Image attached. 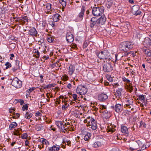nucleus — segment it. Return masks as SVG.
Segmentation results:
<instances>
[{
	"label": "nucleus",
	"instance_id": "31",
	"mask_svg": "<svg viewBox=\"0 0 151 151\" xmlns=\"http://www.w3.org/2000/svg\"><path fill=\"white\" fill-rule=\"evenodd\" d=\"M17 125V123L15 122H12L10 124L9 129L11 130H12L13 129L15 128Z\"/></svg>",
	"mask_w": 151,
	"mask_h": 151
},
{
	"label": "nucleus",
	"instance_id": "5",
	"mask_svg": "<svg viewBox=\"0 0 151 151\" xmlns=\"http://www.w3.org/2000/svg\"><path fill=\"white\" fill-rule=\"evenodd\" d=\"M76 91L77 93L82 95L85 94L87 93V91L84 86H82L80 85L78 86Z\"/></svg>",
	"mask_w": 151,
	"mask_h": 151
},
{
	"label": "nucleus",
	"instance_id": "48",
	"mask_svg": "<svg viewBox=\"0 0 151 151\" xmlns=\"http://www.w3.org/2000/svg\"><path fill=\"white\" fill-rule=\"evenodd\" d=\"M28 109V106L27 104H26L23 106L22 107V110L23 111H24L25 110H27Z\"/></svg>",
	"mask_w": 151,
	"mask_h": 151
},
{
	"label": "nucleus",
	"instance_id": "28",
	"mask_svg": "<svg viewBox=\"0 0 151 151\" xmlns=\"http://www.w3.org/2000/svg\"><path fill=\"white\" fill-rule=\"evenodd\" d=\"M54 37L50 35H48L47 37V40L49 43H53L54 41Z\"/></svg>",
	"mask_w": 151,
	"mask_h": 151
},
{
	"label": "nucleus",
	"instance_id": "36",
	"mask_svg": "<svg viewBox=\"0 0 151 151\" xmlns=\"http://www.w3.org/2000/svg\"><path fill=\"white\" fill-rule=\"evenodd\" d=\"M22 21H23V22L24 24H25L26 22L27 23L26 24H27L28 23V19L27 17V16H24L23 17H22Z\"/></svg>",
	"mask_w": 151,
	"mask_h": 151
},
{
	"label": "nucleus",
	"instance_id": "44",
	"mask_svg": "<svg viewBox=\"0 0 151 151\" xmlns=\"http://www.w3.org/2000/svg\"><path fill=\"white\" fill-rule=\"evenodd\" d=\"M49 24L52 26V27L53 28L55 26V22H54L53 20H50L48 21Z\"/></svg>",
	"mask_w": 151,
	"mask_h": 151
},
{
	"label": "nucleus",
	"instance_id": "39",
	"mask_svg": "<svg viewBox=\"0 0 151 151\" xmlns=\"http://www.w3.org/2000/svg\"><path fill=\"white\" fill-rule=\"evenodd\" d=\"M64 129L63 130H61L63 132L65 133V132H68L69 130V129L68 128V127H67L66 123H65L64 125Z\"/></svg>",
	"mask_w": 151,
	"mask_h": 151
},
{
	"label": "nucleus",
	"instance_id": "43",
	"mask_svg": "<svg viewBox=\"0 0 151 151\" xmlns=\"http://www.w3.org/2000/svg\"><path fill=\"white\" fill-rule=\"evenodd\" d=\"M5 65L6 66V69H8V68H10L12 67V66L11 64L8 62H6L5 63Z\"/></svg>",
	"mask_w": 151,
	"mask_h": 151
},
{
	"label": "nucleus",
	"instance_id": "11",
	"mask_svg": "<svg viewBox=\"0 0 151 151\" xmlns=\"http://www.w3.org/2000/svg\"><path fill=\"white\" fill-rule=\"evenodd\" d=\"M52 5L50 3H47L46 5V7L47 9V14H51L55 10L54 9L51 7Z\"/></svg>",
	"mask_w": 151,
	"mask_h": 151
},
{
	"label": "nucleus",
	"instance_id": "34",
	"mask_svg": "<svg viewBox=\"0 0 151 151\" xmlns=\"http://www.w3.org/2000/svg\"><path fill=\"white\" fill-rule=\"evenodd\" d=\"M144 42L148 46H151V40L149 38H145Z\"/></svg>",
	"mask_w": 151,
	"mask_h": 151
},
{
	"label": "nucleus",
	"instance_id": "12",
	"mask_svg": "<svg viewBox=\"0 0 151 151\" xmlns=\"http://www.w3.org/2000/svg\"><path fill=\"white\" fill-rule=\"evenodd\" d=\"M28 33L31 36H36L37 34V32L35 28L32 27L29 30Z\"/></svg>",
	"mask_w": 151,
	"mask_h": 151
},
{
	"label": "nucleus",
	"instance_id": "37",
	"mask_svg": "<svg viewBox=\"0 0 151 151\" xmlns=\"http://www.w3.org/2000/svg\"><path fill=\"white\" fill-rule=\"evenodd\" d=\"M66 0H59V1L60 3L62 5L63 7V8H65L66 6Z\"/></svg>",
	"mask_w": 151,
	"mask_h": 151
},
{
	"label": "nucleus",
	"instance_id": "53",
	"mask_svg": "<svg viewBox=\"0 0 151 151\" xmlns=\"http://www.w3.org/2000/svg\"><path fill=\"white\" fill-rule=\"evenodd\" d=\"M14 134L15 135L19 136L20 135L21 133H19V131L18 130H16L14 133Z\"/></svg>",
	"mask_w": 151,
	"mask_h": 151
},
{
	"label": "nucleus",
	"instance_id": "18",
	"mask_svg": "<svg viewBox=\"0 0 151 151\" xmlns=\"http://www.w3.org/2000/svg\"><path fill=\"white\" fill-rule=\"evenodd\" d=\"M130 148L132 150H136L138 149V145L137 141H135L131 145V147Z\"/></svg>",
	"mask_w": 151,
	"mask_h": 151
},
{
	"label": "nucleus",
	"instance_id": "26",
	"mask_svg": "<svg viewBox=\"0 0 151 151\" xmlns=\"http://www.w3.org/2000/svg\"><path fill=\"white\" fill-rule=\"evenodd\" d=\"M106 69H104V72H109L112 70L111 66L110 64L107 63L105 66Z\"/></svg>",
	"mask_w": 151,
	"mask_h": 151
},
{
	"label": "nucleus",
	"instance_id": "10",
	"mask_svg": "<svg viewBox=\"0 0 151 151\" xmlns=\"http://www.w3.org/2000/svg\"><path fill=\"white\" fill-rule=\"evenodd\" d=\"M122 104H116L113 107L114 109L116 112L118 113L121 111L122 110Z\"/></svg>",
	"mask_w": 151,
	"mask_h": 151
},
{
	"label": "nucleus",
	"instance_id": "17",
	"mask_svg": "<svg viewBox=\"0 0 151 151\" xmlns=\"http://www.w3.org/2000/svg\"><path fill=\"white\" fill-rule=\"evenodd\" d=\"M60 149L59 146L56 145L48 148V151H58Z\"/></svg>",
	"mask_w": 151,
	"mask_h": 151
},
{
	"label": "nucleus",
	"instance_id": "63",
	"mask_svg": "<svg viewBox=\"0 0 151 151\" xmlns=\"http://www.w3.org/2000/svg\"><path fill=\"white\" fill-rule=\"evenodd\" d=\"M40 54H37L36 55H34L33 56L35 57L36 58H38L40 57Z\"/></svg>",
	"mask_w": 151,
	"mask_h": 151
},
{
	"label": "nucleus",
	"instance_id": "50",
	"mask_svg": "<svg viewBox=\"0 0 151 151\" xmlns=\"http://www.w3.org/2000/svg\"><path fill=\"white\" fill-rule=\"evenodd\" d=\"M139 100H143L145 101V98L144 95H139L138 96Z\"/></svg>",
	"mask_w": 151,
	"mask_h": 151
},
{
	"label": "nucleus",
	"instance_id": "38",
	"mask_svg": "<svg viewBox=\"0 0 151 151\" xmlns=\"http://www.w3.org/2000/svg\"><path fill=\"white\" fill-rule=\"evenodd\" d=\"M69 106V104H68L66 103V102L65 101L64 104L63 105L62 107V109L63 110H65L66 109L68 108Z\"/></svg>",
	"mask_w": 151,
	"mask_h": 151
},
{
	"label": "nucleus",
	"instance_id": "23",
	"mask_svg": "<svg viewBox=\"0 0 151 151\" xmlns=\"http://www.w3.org/2000/svg\"><path fill=\"white\" fill-rule=\"evenodd\" d=\"M97 23L99 25L104 24V16H101L98 19H97Z\"/></svg>",
	"mask_w": 151,
	"mask_h": 151
},
{
	"label": "nucleus",
	"instance_id": "13",
	"mask_svg": "<svg viewBox=\"0 0 151 151\" xmlns=\"http://www.w3.org/2000/svg\"><path fill=\"white\" fill-rule=\"evenodd\" d=\"M90 21V27L91 28H93L94 26L97 23V19L95 17H93Z\"/></svg>",
	"mask_w": 151,
	"mask_h": 151
},
{
	"label": "nucleus",
	"instance_id": "56",
	"mask_svg": "<svg viewBox=\"0 0 151 151\" xmlns=\"http://www.w3.org/2000/svg\"><path fill=\"white\" fill-rule=\"evenodd\" d=\"M73 98L74 99V100H78L77 99V96L76 94H73L72 95Z\"/></svg>",
	"mask_w": 151,
	"mask_h": 151
},
{
	"label": "nucleus",
	"instance_id": "1",
	"mask_svg": "<svg viewBox=\"0 0 151 151\" xmlns=\"http://www.w3.org/2000/svg\"><path fill=\"white\" fill-rule=\"evenodd\" d=\"M84 123H87V126H91V128L93 130H95L97 129V123L94 119L90 116H88L84 121Z\"/></svg>",
	"mask_w": 151,
	"mask_h": 151
},
{
	"label": "nucleus",
	"instance_id": "29",
	"mask_svg": "<svg viewBox=\"0 0 151 151\" xmlns=\"http://www.w3.org/2000/svg\"><path fill=\"white\" fill-rule=\"evenodd\" d=\"M144 52L147 56L151 58V50H150L148 49H144Z\"/></svg>",
	"mask_w": 151,
	"mask_h": 151
},
{
	"label": "nucleus",
	"instance_id": "57",
	"mask_svg": "<svg viewBox=\"0 0 151 151\" xmlns=\"http://www.w3.org/2000/svg\"><path fill=\"white\" fill-rule=\"evenodd\" d=\"M35 89V87H32L30 88L28 90L29 93H31L32 91H34V90Z\"/></svg>",
	"mask_w": 151,
	"mask_h": 151
},
{
	"label": "nucleus",
	"instance_id": "19",
	"mask_svg": "<svg viewBox=\"0 0 151 151\" xmlns=\"http://www.w3.org/2000/svg\"><path fill=\"white\" fill-rule=\"evenodd\" d=\"M125 44L127 45L126 46L128 51L133 48V42H130L127 41L125 42Z\"/></svg>",
	"mask_w": 151,
	"mask_h": 151
},
{
	"label": "nucleus",
	"instance_id": "42",
	"mask_svg": "<svg viewBox=\"0 0 151 151\" xmlns=\"http://www.w3.org/2000/svg\"><path fill=\"white\" fill-rule=\"evenodd\" d=\"M42 143L43 145H49V143L48 141L45 139H42Z\"/></svg>",
	"mask_w": 151,
	"mask_h": 151
},
{
	"label": "nucleus",
	"instance_id": "41",
	"mask_svg": "<svg viewBox=\"0 0 151 151\" xmlns=\"http://www.w3.org/2000/svg\"><path fill=\"white\" fill-rule=\"evenodd\" d=\"M56 84L55 83H53L52 84H49L48 85H46L44 87L45 89L46 88H50L51 87H54L55 86Z\"/></svg>",
	"mask_w": 151,
	"mask_h": 151
},
{
	"label": "nucleus",
	"instance_id": "45",
	"mask_svg": "<svg viewBox=\"0 0 151 151\" xmlns=\"http://www.w3.org/2000/svg\"><path fill=\"white\" fill-rule=\"evenodd\" d=\"M4 14V11L3 10V9L0 8V17H2Z\"/></svg>",
	"mask_w": 151,
	"mask_h": 151
},
{
	"label": "nucleus",
	"instance_id": "9",
	"mask_svg": "<svg viewBox=\"0 0 151 151\" xmlns=\"http://www.w3.org/2000/svg\"><path fill=\"white\" fill-rule=\"evenodd\" d=\"M115 126L114 125H112L110 124V125H108L106 129V131L107 132L110 133L109 134H111L115 131L116 129L115 128Z\"/></svg>",
	"mask_w": 151,
	"mask_h": 151
},
{
	"label": "nucleus",
	"instance_id": "14",
	"mask_svg": "<svg viewBox=\"0 0 151 151\" xmlns=\"http://www.w3.org/2000/svg\"><path fill=\"white\" fill-rule=\"evenodd\" d=\"M83 132V134L85 135L84 138V140L85 141H89L91 136V133L89 132H84V131Z\"/></svg>",
	"mask_w": 151,
	"mask_h": 151
},
{
	"label": "nucleus",
	"instance_id": "27",
	"mask_svg": "<svg viewBox=\"0 0 151 151\" xmlns=\"http://www.w3.org/2000/svg\"><path fill=\"white\" fill-rule=\"evenodd\" d=\"M103 51H101L100 52H96V55L100 59H104V54Z\"/></svg>",
	"mask_w": 151,
	"mask_h": 151
},
{
	"label": "nucleus",
	"instance_id": "15",
	"mask_svg": "<svg viewBox=\"0 0 151 151\" xmlns=\"http://www.w3.org/2000/svg\"><path fill=\"white\" fill-rule=\"evenodd\" d=\"M106 78L107 80H108L109 82H112L113 81H115L116 80V79H117L116 78L113 76L111 75L107 74L106 75Z\"/></svg>",
	"mask_w": 151,
	"mask_h": 151
},
{
	"label": "nucleus",
	"instance_id": "7",
	"mask_svg": "<svg viewBox=\"0 0 151 151\" xmlns=\"http://www.w3.org/2000/svg\"><path fill=\"white\" fill-rule=\"evenodd\" d=\"M66 40L68 42L71 43L74 40V38L73 35L71 32H68L66 35Z\"/></svg>",
	"mask_w": 151,
	"mask_h": 151
},
{
	"label": "nucleus",
	"instance_id": "61",
	"mask_svg": "<svg viewBox=\"0 0 151 151\" xmlns=\"http://www.w3.org/2000/svg\"><path fill=\"white\" fill-rule=\"evenodd\" d=\"M33 52L35 53H37V54H40V52H39L36 49H34L33 50Z\"/></svg>",
	"mask_w": 151,
	"mask_h": 151
},
{
	"label": "nucleus",
	"instance_id": "47",
	"mask_svg": "<svg viewBox=\"0 0 151 151\" xmlns=\"http://www.w3.org/2000/svg\"><path fill=\"white\" fill-rule=\"evenodd\" d=\"M63 143H64V142L65 145H67L69 146H71V142L68 140V139L66 140V141H63Z\"/></svg>",
	"mask_w": 151,
	"mask_h": 151
},
{
	"label": "nucleus",
	"instance_id": "35",
	"mask_svg": "<svg viewBox=\"0 0 151 151\" xmlns=\"http://www.w3.org/2000/svg\"><path fill=\"white\" fill-rule=\"evenodd\" d=\"M98 99L100 101H103L104 100V93L99 94L98 96Z\"/></svg>",
	"mask_w": 151,
	"mask_h": 151
},
{
	"label": "nucleus",
	"instance_id": "30",
	"mask_svg": "<svg viewBox=\"0 0 151 151\" xmlns=\"http://www.w3.org/2000/svg\"><path fill=\"white\" fill-rule=\"evenodd\" d=\"M126 45H127L125 44V42H123L122 43L121 47V48L122 50L125 52H127L128 51L126 47Z\"/></svg>",
	"mask_w": 151,
	"mask_h": 151
},
{
	"label": "nucleus",
	"instance_id": "16",
	"mask_svg": "<svg viewBox=\"0 0 151 151\" xmlns=\"http://www.w3.org/2000/svg\"><path fill=\"white\" fill-rule=\"evenodd\" d=\"M55 124L58 126V128L61 130L64 129V125L62 122L60 121L55 122Z\"/></svg>",
	"mask_w": 151,
	"mask_h": 151
},
{
	"label": "nucleus",
	"instance_id": "58",
	"mask_svg": "<svg viewBox=\"0 0 151 151\" xmlns=\"http://www.w3.org/2000/svg\"><path fill=\"white\" fill-rule=\"evenodd\" d=\"M128 88L129 91L131 92L133 90V87L132 86L129 85V86L128 87Z\"/></svg>",
	"mask_w": 151,
	"mask_h": 151
},
{
	"label": "nucleus",
	"instance_id": "49",
	"mask_svg": "<svg viewBox=\"0 0 151 151\" xmlns=\"http://www.w3.org/2000/svg\"><path fill=\"white\" fill-rule=\"evenodd\" d=\"M104 116H105L106 119H108L111 116L110 113L107 112L106 113H105L104 114Z\"/></svg>",
	"mask_w": 151,
	"mask_h": 151
},
{
	"label": "nucleus",
	"instance_id": "64",
	"mask_svg": "<svg viewBox=\"0 0 151 151\" xmlns=\"http://www.w3.org/2000/svg\"><path fill=\"white\" fill-rule=\"evenodd\" d=\"M145 59H146V60L147 62L151 64V60L150 59H149L148 58L147 59V58H146Z\"/></svg>",
	"mask_w": 151,
	"mask_h": 151
},
{
	"label": "nucleus",
	"instance_id": "55",
	"mask_svg": "<svg viewBox=\"0 0 151 151\" xmlns=\"http://www.w3.org/2000/svg\"><path fill=\"white\" fill-rule=\"evenodd\" d=\"M100 110L99 111L100 113H103L104 112L103 109H104V105H102L100 106Z\"/></svg>",
	"mask_w": 151,
	"mask_h": 151
},
{
	"label": "nucleus",
	"instance_id": "32",
	"mask_svg": "<svg viewBox=\"0 0 151 151\" xmlns=\"http://www.w3.org/2000/svg\"><path fill=\"white\" fill-rule=\"evenodd\" d=\"M101 145V143L100 142L97 141L94 142L93 145V147L94 148H98Z\"/></svg>",
	"mask_w": 151,
	"mask_h": 151
},
{
	"label": "nucleus",
	"instance_id": "21",
	"mask_svg": "<svg viewBox=\"0 0 151 151\" xmlns=\"http://www.w3.org/2000/svg\"><path fill=\"white\" fill-rule=\"evenodd\" d=\"M35 129L37 131H40L43 129L44 126L40 124H37L35 126Z\"/></svg>",
	"mask_w": 151,
	"mask_h": 151
},
{
	"label": "nucleus",
	"instance_id": "20",
	"mask_svg": "<svg viewBox=\"0 0 151 151\" xmlns=\"http://www.w3.org/2000/svg\"><path fill=\"white\" fill-rule=\"evenodd\" d=\"M16 63V65L12 68V70L13 72H15L19 68V61L16 60L15 61Z\"/></svg>",
	"mask_w": 151,
	"mask_h": 151
},
{
	"label": "nucleus",
	"instance_id": "60",
	"mask_svg": "<svg viewBox=\"0 0 151 151\" xmlns=\"http://www.w3.org/2000/svg\"><path fill=\"white\" fill-rule=\"evenodd\" d=\"M131 106V105L128 104H125V107H128L129 109H131V108L132 109H133V108H132Z\"/></svg>",
	"mask_w": 151,
	"mask_h": 151
},
{
	"label": "nucleus",
	"instance_id": "40",
	"mask_svg": "<svg viewBox=\"0 0 151 151\" xmlns=\"http://www.w3.org/2000/svg\"><path fill=\"white\" fill-rule=\"evenodd\" d=\"M122 91V89H119L116 91V93H115L116 96H120L121 95V92Z\"/></svg>",
	"mask_w": 151,
	"mask_h": 151
},
{
	"label": "nucleus",
	"instance_id": "33",
	"mask_svg": "<svg viewBox=\"0 0 151 151\" xmlns=\"http://www.w3.org/2000/svg\"><path fill=\"white\" fill-rule=\"evenodd\" d=\"M121 132L127 134L128 133V129L127 128L124 126H122L121 128Z\"/></svg>",
	"mask_w": 151,
	"mask_h": 151
},
{
	"label": "nucleus",
	"instance_id": "4",
	"mask_svg": "<svg viewBox=\"0 0 151 151\" xmlns=\"http://www.w3.org/2000/svg\"><path fill=\"white\" fill-rule=\"evenodd\" d=\"M139 7L138 5H134L132 6L131 9L132 13L136 16L140 15L141 12L139 10Z\"/></svg>",
	"mask_w": 151,
	"mask_h": 151
},
{
	"label": "nucleus",
	"instance_id": "3",
	"mask_svg": "<svg viewBox=\"0 0 151 151\" xmlns=\"http://www.w3.org/2000/svg\"><path fill=\"white\" fill-rule=\"evenodd\" d=\"M92 13L94 16H98L101 15L104 12V9L99 7H93L92 10Z\"/></svg>",
	"mask_w": 151,
	"mask_h": 151
},
{
	"label": "nucleus",
	"instance_id": "24",
	"mask_svg": "<svg viewBox=\"0 0 151 151\" xmlns=\"http://www.w3.org/2000/svg\"><path fill=\"white\" fill-rule=\"evenodd\" d=\"M75 70V68L73 65H70L69 67L68 72L70 75H72Z\"/></svg>",
	"mask_w": 151,
	"mask_h": 151
},
{
	"label": "nucleus",
	"instance_id": "52",
	"mask_svg": "<svg viewBox=\"0 0 151 151\" xmlns=\"http://www.w3.org/2000/svg\"><path fill=\"white\" fill-rule=\"evenodd\" d=\"M106 55L107 56V57H106L105 58V59H110V58H109V57L110 56V53H109V52H108L107 51H106Z\"/></svg>",
	"mask_w": 151,
	"mask_h": 151
},
{
	"label": "nucleus",
	"instance_id": "2",
	"mask_svg": "<svg viewBox=\"0 0 151 151\" xmlns=\"http://www.w3.org/2000/svg\"><path fill=\"white\" fill-rule=\"evenodd\" d=\"M12 80V85L17 88H20L22 86V82L17 77H16L13 79L11 78L10 79Z\"/></svg>",
	"mask_w": 151,
	"mask_h": 151
},
{
	"label": "nucleus",
	"instance_id": "54",
	"mask_svg": "<svg viewBox=\"0 0 151 151\" xmlns=\"http://www.w3.org/2000/svg\"><path fill=\"white\" fill-rule=\"evenodd\" d=\"M9 113L12 114H15V113L14 112L15 111V110L14 108H10L9 110Z\"/></svg>",
	"mask_w": 151,
	"mask_h": 151
},
{
	"label": "nucleus",
	"instance_id": "8",
	"mask_svg": "<svg viewBox=\"0 0 151 151\" xmlns=\"http://www.w3.org/2000/svg\"><path fill=\"white\" fill-rule=\"evenodd\" d=\"M86 10V8L84 5L82 6L81 10V12L79 13L77 15V17L80 18L81 20H82L83 18L84 13Z\"/></svg>",
	"mask_w": 151,
	"mask_h": 151
},
{
	"label": "nucleus",
	"instance_id": "46",
	"mask_svg": "<svg viewBox=\"0 0 151 151\" xmlns=\"http://www.w3.org/2000/svg\"><path fill=\"white\" fill-rule=\"evenodd\" d=\"M15 101H17V102L20 103L21 105H23L24 104V101L22 99H16Z\"/></svg>",
	"mask_w": 151,
	"mask_h": 151
},
{
	"label": "nucleus",
	"instance_id": "6",
	"mask_svg": "<svg viewBox=\"0 0 151 151\" xmlns=\"http://www.w3.org/2000/svg\"><path fill=\"white\" fill-rule=\"evenodd\" d=\"M138 148L140 147L143 150L146 149L149 146V143L147 142L145 143L144 141H142L140 140L137 141Z\"/></svg>",
	"mask_w": 151,
	"mask_h": 151
},
{
	"label": "nucleus",
	"instance_id": "25",
	"mask_svg": "<svg viewBox=\"0 0 151 151\" xmlns=\"http://www.w3.org/2000/svg\"><path fill=\"white\" fill-rule=\"evenodd\" d=\"M60 17V15L58 14H54L52 17V20L55 22H57L60 20L59 17Z\"/></svg>",
	"mask_w": 151,
	"mask_h": 151
},
{
	"label": "nucleus",
	"instance_id": "59",
	"mask_svg": "<svg viewBox=\"0 0 151 151\" xmlns=\"http://www.w3.org/2000/svg\"><path fill=\"white\" fill-rule=\"evenodd\" d=\"M123 81L124 82L127 83H129L130 82V81L128 79H127L126 78H123Z\"/></svg>",
	"mask_w": 151,
	"mask_h": 151
},
{
	"label": "nucleus",
	"instance_id": "62",
	"mask_svg": "<svg viewBox=\"0 0 151 151\" xmlns=\"http://www.w3.org/2000/svg\"><path fill=\"white\" fill-rule=\"evenodd\" d=\"M67 87L69 89H70L72 87V85L70 83H69L68 84Z\"/></svg>",
	"mask_w": 151,
	"mask_h": 151
},
{
	"label": "nucleus",
	"instance_id": "22",
	"mask_svg": "<svg viewBox=\"0 0 151 151\" xmlns=\"http://www.w3.org/2000/svg\"><path fill=\"white\" fill-rule=\"evenodd\" d=\"M33 115V114L29 111H28L26 112L24 115V117L26 119H29Z\"/></svg>",
	"mask_w": 151,
	"mask_h": 151
},
{
	"label": "nucleus",
	"instance_id": "51",
	"mask_svg": "<svg viewBox=\"0 0 151 151\" xmlns=\"http://www.w3.org/2000/svg\"><path fill=\"white\" fill-rule=\"evenodd\" d=\"M27 134L26 133H23L21 136V138L22 139H27Z\"/></svg>",
	"mask_w": 151,
	"mask_h": 151
}]
</instances>
